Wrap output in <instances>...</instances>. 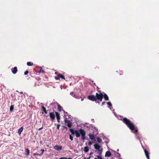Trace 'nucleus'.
<instances>
[{
	"instance_id": "nucleus-1",
	"label": "nucleus",
	"mask_w": 159,
	"mask_h": 159,
	"mask_svg": "<svg viewBox=\"0 0 159 159\" xmlns=\"http://www.w3.org/2000/svg\"><path fill=\"white\" fill-rule=\"evenodd\" d=\"M70 131L72 134H75L76 136L77 137H79L80 136V134L81 135V138L83 140H84L86 139V132L82 128L79 129V133L77 130H74L73 129H70Z\"/></svg>"
},
{
	"instance_id": "nucleus-2",
	"label": "nucleus",
	"mask_w": 159,
	"mask_h": 159,
	"mask_svg": "<svg viewBox=\"0 0 159 159\" xmlns=\"http://www.w3.org/2000/svg\"><path fill=\"white\" fill-rule=\"evenodd\" d=\"M122 121L124 123L127 125L128 127L134 133L138 132V129L137 128H135L133 123L126 118H124L123 119Z\"/></svg>"
},
{
	"instance_id": "nucleus-3",
	"label": "nucleus",
	"mask_w": 159,
	"mask_h": 159,
	"mask_svg": "<svg viewBox=\"0 0 159 159\" xmlns=\"http://www.w3.org/2000/svg\"><path fill=\"white\" fill-rule=\"evenodd\" d=\"M102 97H103V96L102 93H96L95 96L93 95H89L88 96L87 98L93 102H96L97 100L100 99Z\"/></svg>"
},
{
	"instance_id": "nucleus-4",
	"label": "nucleus",
	"mask_w": 159,
	"mask_h": 159,
	"mask_svg": "<svg viewBox=\"0 0 159 159\" xmlns=\"http://www.w3.org/2000/svg\"><path fill=\"white\" fill-rule=\"evenodd\" d=\"M65 122V123H67V125H66L69 128H71L72 126V122H71L69 120H67L66 118L64 120Z\"/></svg>"
},
{
	"instance_id": "nucleus-5",
	"label": "nucleus",
	"mask_w": 159,
	"mask_h": 159,
	"mask_svg": "<svg viewBox=\"0 0 159 159\" xmlns=\"http://www.w3.org/2000/svg\"><path fill=\"white\" fill-rule=\"evenodd\" d=\"M60 78L64 80H65L64 76L61 74H59L57 76L55 77V79L56 80H59Z\"/></svg>"
},
{
	"instance_id": "nucleus-6",
	"label": "nucleus",
	"mask_w": 159,
	"mask_h": 159,
	"mask_svg": "<svg viewBox=\"0 0 159 159\" xmlns=\"http://www.w3.org/2000/svg\"><path fill=\"white\" fill-rule=\"evenodd\" d=\"M55 112H52L49 113V116L51 119L53 120L55 119Z\"/></svg>"
},
{
	"instance_id": "nucleus-7",
	"label": "nucleus",
	"mask_w": 159,
	"mask_h": 159,
	"mask_svg": "<svg viewBox=\"0 0 159 159\" xmlns=\"http://www.w3.org/2000/svg\"><path fill=\"white\" fill-rule=\"evenodd\" d=\"M62 146H61L57 145L54 147V148L56 150L59 151L62 149Z\"/></svg>"
},
{
	"instance_id": "nucleus-8",
	"label": "nucleus",
	"mask_w": 159,
	"mask_h": 159,
	"mask_svg": "<svg viewBox=\"0 0 159 159\" xmlns=\"http://www.w3.org/2000/svg\"><path fill=\"white\" fill-rule=\"evenodd\" d=\"M90 139L92 140H95V137L93 134L90 133L88 135Z\"/></svg>"
},
{
	"instance_id": "nucleus-9",
	"label": "nucleus",
	"mask_w": 159,
	"mask_h": 159,
	"mask_svg": "<svg viewBox=\"0 0 159 159\" xmlns=\"http://www.w3.org/2000/svg\"><path fill=\"white\" fill-rule=\"evenodd\" d=\"M144 151L147 159H149V152L146 149H144Z\"/></svg>"
},
{
	"instance_id": "nucleus-10",
	"label": "nucleus",
	"mask_w": 159,
	"mask_h": 159,
	"mask_svg": "<svg viewBox=\"0 0 159 159\" xmlns=\"http://www.w3.org/2000/svg\"><path fill=\"white\" fill-rule=\"evenodd\" d=\"M11 70L12 73L15 74L17 72V68L16 66L14 68H12Z\"/></svg>"
},
{
	"instance_id": "nucleus-11",
	"label": "nucleus",
	"mask_w": 159,
	"mask_h": 159,
	"mask_svg": "<svg viewBox=\"0 0 159 159\" xmlns=\"http://www.w3.org/2000/svg\"><path fill=\"white\" fill-rule=\"evenodd\" d=\"M111 155V153L110 152V151H107L106 152L105 154V157H110Z\"/></svg>"
},
{
	"instance_id": "nucleus-12",
	"label": "nucleus",
	"mask_w": 159,
	"mask_h": 159,
	"mask_svg": "<svg viewBox=\"0 0 159 159\" xmlns=\"http://www.w3.org/2000/svg\"><path fill=\"white\" fill-rule=\"evenodd\" d=\"M103 98L105 101H108L109 100V98L107 95L106 94L104 93L103 94H102Z\"/></svg>"
},
{
	"instance_id": "nucleus-13",
	"label": "nucleus",
	"mask_w": 159,
	"mask_h": 159,
	"mask_svg": "<svg viewBox=\"0 0 159 159\" xmlns=\"http://www.w3.org/2000/svg\"><path fill=\"white\" fill-rule=\"evenodd\" d=\"M94 148L98 150H99L100 148V146L97 144H95L94 145Z\"/></svg>"
},
{
	"instance_id": "nucleus-14",
	"label": "nucleus",
	"mask_w": 159,
	"mask_h": 159,
	"mask_svg": "<svg viewBox=\"0 0 159 159\" xmlns=\"http://www.w3.org/2000/svg\"><path fill=\"white\" fill-rule=\"evenodd\" d=\"M56 117L57 120H60V114L58 112L55 111Z\"/></svg>"
},
{
	"instance_id": "nucleus-15",
	"label": "nucleus",
	"mask_w": 159,
	"mask_h": 159,
	"mask_svg": "<svg viewBox=\"0 0 159 159\" xmlns=\"http://www.w3.org/2000/svg\"><path fill=\"white\" fill-rule=\"evenodd\" d=\"M41 109H42V110L44 112L45 114H47L48 111H47L46 110V108L44 106H41Z\"/></svg>"
},
{
	"instance_id": "nucleus-16",
	"label": "nucleus",
	"mask_w": 159,
	"mask_h": 159,
	"mask_svg": "<svg viewBox=\"0 0 159 159\" xmlns=\"http://www.w3.org/2000/svg\"><path fill=\"white\" fill-rule=\"evenodd\" d=\"M30 150L27 148L25 149V155L27 156L30 153Z\"/></svg>"
},
{
	"instance_id": "nucleus-17",
	"label": "nucleus",
	"mask_w": 159,
	"mask_h": 159,
	"mask_svg": "<svg viewBox=\"0 0 159 159\" xmlns=\"http://www.w3.org/2000/svg\"><path fill=\"white\" fill-rule=\"evenodd\" d=\"M23 127H21V128H20L18 130V133L20 134L21 132L23 131Z\"/></svg>"
},
{
	"instance_id": "nucleus-18",
	"label": "nucleus",
	"mask_w": 159,
	"mask_h": 159,
	"mask_svg": "<svg viewBox=\"0 0 159 159\" xmlns=\"http://www.w3.org/2000/svg\"><path fill=\"white\" fill-rule=\"evenodd\" d=\"M89 150V148L88 147H85L84 148V151L85 152H87Z\"/></svg>"
},
{
	"instance_id": "nucleus-19",
	"label": "nucleus",
	"mask_w": 159,
	"mask_h": 159,
	"mask_svg": "<svg viewBox=\"0 0 159 159\" xmlns=\"http://www.w3.org/2000/svg\"><path fill=\"white\" fill-rule=\"evenodd\" d=\"M57 108L58 111H61L62 109V107L59 104L57 105Z\"/></svg>"
},
{
	"instance_id": "nucleus-20",
	"label": "nucleus",
	"mask_w": 159,
	"mask_h": 159,
	"mask_svg": "<svg viewBox=\"0 0 159 159\" xmlns=\"http://www.w3.org/2000/svg\"><path fill=\"white\" fill-rule=\"evenodd\" d=\"M27 64L28 66H33V64L32 62H27Z\"/></svg>"
},
{
	"instance_id": "nucleus-21",
	"label": "nucleus",
	"mask_w": 159,
	"mask_h": 159,
	"mask_svg": "<svg viewBox=\"0 0 159 159\" xmlns=\"http://www.w3.org/2000/svg\"><path fill=\"white\" fill-rule=\"evenodd\" d=\"M97 141L98 143H101L102 142V139L99 137H98L97 138Z\"/></svg>"
},
{
	"instance_id": "nucleus-22",
	"label": "nucleus",
	"mask_w": 159,
	"mask_h": 159,
	"mask_svg": "<svg viewBox=\"0 0 159 159\" xmlns=\"http://www.w3.org/2000/svg\"><path fill=\"white\" fill-rule=\"evenodd\" d=\"M45 71L44 70H43L42 68L41 67H40V70L39 71V73H44Z\"/></svg>"
},
{
	"instance_id": "nucleus-23",
	"label": "nucleus",
	"mask_w": 159,
	"mask_h": 159,
	"mask_svg": "<svg viewBox=\"0 0 159 159\" xmlns=\"http://www.w3.org/2000/svg\"><path fill=\"white\" fill-rule=\"evenodd\" d=\"M70 94L73 96L74 97L76 98V96L75 94H74V93L73 92H70Z\"/></svg>"
},
{
	"instance_id": "nucleus-24",
	"label": "nucleus",
	"mask_w": 159,
	"mask_h": 159,
	"mask_svg": "<svg viewBox=\"0 0 159 159\" xmlns=\"http://www.w3.org/2000/svg\"><path fill=\"white\" fill-rule=\"evenodd\" d=\"M10 111H12L14 109V106L12 105L10 107Z\"/></svg>"
},
{
	"instance_id": "nucleus-25",
	"label": "nucleus",
	"mask_w": 159,
	"mask_h": 159,
	"mask_svg": "<svg viewBox=\"0 0 159 159\" xmlns=\"http://www.w3.org/2000/svg\"><path fill=\"white\" fill-rule=\"evenodd\" d=\"M60 159H71V158L68 157L67 158L66 157H61L60 158Z\"/></svg>"
},
{
	"instance_id": "nucleus-26",
	"label": "nucleus",
	"mask_w": 159,
	"mask_h": 159,
	"mask_svg": "<svg viewBox=\"0 0 159 159\" xmlns=\"http://www.w3.org/2000/svg\"><path fill=\"white\" fill-rule=\"evenodd\" d=\"M40 151L41 152V153L40 154H39V156H41L42 155L44 151V150L43 149H41Z\"/></svg>"
},
{
	"instance_id": "nucleus-27",
	"label": "nucleus",
	"mask_w": 159,
	"mask_h": 159,
	"mask_svg": "<svg viewBox=\"0 0 159 159\" xmlns=\"http://www.w3.org/2000/svg\"><path fill=\"white\" fill-rule=\"evenodd\" d=\"M107 105L109 106V107H111L112 105L111 103L110 102H107Z\"/></svg>"
},
{
	"instance_id": "nucleus-28",
	"label": "nucleus",
	"mask_w": 159,
	"mask_h": 159,
	"mask_svg": "<svg viewBox=\"0 0 159 159\" xmlns=\"http://www.w3.org/2000/svg\"><path fill=\"white\" fill-rule=\"evenodd\" d=\"M69 138L71 140V141H72L73 140V137L71 135H69Z\"/></svg>"
},
{
	"instance_id": "nucleus-29",
	"label": "nucleus",
	"mask_w": 159,
	"mask_h": 159,
	"mask_svg": "<svg viewBox=\"0 0 159 159\" xmlns=\"http://www.w3.org/2000/svg\"><path fill=\"white\" fill-rule=\"evenodd\" d=\"M60 125L59 124H58L57 125V129L59 130V129L60 127Z\"/></svg>"
},
{
	"instance_id": "nucleus-30",
	"label": "nucleus",
	"mask_w": 159,
	"mask_h": 159,
	"mask_svg": "<svg viewBox=\"0 0 159 159\" xmlns=\"http://www.w3.org/2000/svg\"><path fill=\"white\" fill-rule=\"evenodd\" d=\"M29 71L28 70H26L24 72V74L25 75H27L29 73Z\"/></svg>"
},
{
	"instance_id": "nucleus-31",
	"label": "nucleus",
	"mask_w": 159,
	"mask_h": 159,
	"mask_svg": "<svg viewBox=\"0 0 159 159\" xmlns=\"http://www.w3.org/2000/svg\"><path fill=\"white\" fill-rule=\"evenodd\" d=\"M97 157L98 159H104L103 158H102L101 156H97Z\"/></svg>"
},
{
	"instance_id": "nucleus-32",
	"label": "nucleus",
	"mask_w": 159,
	"mask_h": 159,
	"mask_svg": "<svg viewBox=\"0 0 159 159\" xmlns=\"http://www.w3.org/2000/svg\"><path fill=\"white\" fill-rule=\"evenodd\" d=\"M39 154L38 153H37V152H36V153H34L33 154V156H36V155H39Z\"/></svg>"
},
{
	"instance_id": "nucleus-33",
	"label": "nucleus",
	"mask_w": 159,
	"mask_h": 159,
	"mask_svg": "<svg viewBox=\"0 0 159 159\" xmlns=\"http://www.w3.org/2000/svg\"><path fill=\"white\" fill-rule=\"evenodd\" d=\"M92 143L90 141H89L88 142V144L89 145H91L92 144Z\"/></svg>"
},
{
	"instance_id": "nucleus-34",
	"label": "nucleus",
	"mask_w": 159,
	"mask_h": 159,
	"mask_svg": "<svg viewBox=\"0 0 159 159\" xmlns=\"http://www.w3.org/2000/svg\"><path fill=\"white\" fill-rule=\"evenodd\" d=\"M90 157H91L90 156H89L88 158L85 157V158H84V159H90Z\"/></svg>"
},
{
	"instance_id": "nucleus-35",
	"label": "nucleus",
	"mask_w": 159,
	"mask_h": 159,
	"mask_svg": "<svg viewBox=\"0 0 159 159\" xmlns=\"http://www.w3.org/2000/svg\"><path fill=\"white\" fill-rule=\"evenodd\" d=\"M105 102H102V106H103L105 104Z\"/></svg>"
},
{
	"instance_id": "nucleus-36",
	"label": "nucleus",
	"mask_w": 159,
	"mask_h": 159,
	"mask_svg": "<svg viewBox=\"0 0 159 159\" xmlns=\"http://www.w3.org/2000/svg\"><path fill=\"white\" fill-rule=\"evenodd\" d=\"M62 127L64 128L66 130H67V128L65 126H62Z\"/></svg>"
},
{
	"instance_id": "nucleus-37",
	"label": "nucleus",
	"mask_w": 159,
	"mask_h": 159,
	"mask_svg": "<svg viewBox=\"0 0 159 159\" xmlns=\"http://www.w3.org/2000/svg\"><path fill=\"white\" fill-rule=\"evenodd\" d=\"M102 99H103V97L101 98L100 99H99L98 100H99L100 101H102Z\"/></svg>"
},
{
	"instance_id": "nucleus-38",
	"label": "nucleus",
	"mask_w": 159,
	"mask_h": 159,
	"mask_svg": "<svg viewBox=\"0 0 159 159\" xmlns=\"http://www.w3.org/2000/svg\"><path fill=\"white\" fill-rule=\"evenodd\" d=\"M43 128V127L42 126V127H41V128H39V130H41V129H42Z\"/></svg>"
},
{
	"instance_id": "nucleus-39",
	"label": "nucleus",
	"mask_w": 159,
	"mask_h": 159,
	"mask_svg": "<svg viewBox=\"0 0 159 159\" xmlns=\"http://www.w3.org/2000/svg\"><path fill=\"white\" fill-rule=\"evenodd\" d=\"M57 121L58 123L60 122V120H57Z\"/></svg>"
},
{
	"instance_id": "nucleus-40",
	"label": "nucleus",
	"mask_w": 159,
	"mask_h": 159,
	"mask_svg": "<svg viewBox=\"0 0 159 159\" xmlns=\"http://www.w3.org/2000/svg\"><path fill=\"white\" fill-rule=\"evenodd\" d=\"M101 153H102V151H101V152H100V155H101Z\"/></svg>"
},
{
	"instance_id": "nucleus-41",
	"label": "nucleus",
	"mask_w": 159,
	"mask_h": 159,
	"mask_svg": "<svg viewBox=\"0 0 159 159\" xmlns=\"http://www.w3.org/2000/svg\"><path fill=\"white\" fill-rule=\"evenodd\" d=\"M81 100L82 101H83V99H81Z\"/></svg>"
},
{
	"instance_id": "nucleus-42",
	"label": "nucleus",
	"mask_w": 159,
	"mask_h": 159,
	"mask_svg": "<svg viewBox=\"0 0 159 159\" xmlns=\"http://www.w3.org/2000/svg\"><path fill=\"white\" fill-rule=\"evenodd\" d=\"M20 93H23V92H20Z\"/></svg>"
},
{
	"instance_id": "nucleus-43",
	"label": "nucleus",
	"mask_w": 159,
	"mask_h": 159,
	"mask_svg": "<svg viewBox=\"0 0 159 159\" xmlns=\"http://www.w3.org/2000/svg\"><path fill=\"white\" fill-rule=\"evenodd\" d=\"M92 153V152H91V153H90V155Z\"/></svg>"
},
{
	"instance_id": "nucleus-44",
	"label": "nucleus",
	"mask_w": 159,
	"mask_h": 159,
	"mask_svg": "<svg viewBox=\"0 0 159 159\" xmlns=\"http://www.w3.org/2000/svg\"><path fill=\"white\" fill-rule=\"evenodd\" d=\"M94 159H97V158H94Z\"/></svg>"
},
{
	"instance_id": "nucleus-45",
	"label": "nucleus",
	"mask_w": 159,
	"mask_h": 159,
	"mask_svg": "<svg viewBox=\"0 0 159 159\" xmlns=\"http://www.w3.org/2000/svg\"><path fill=\"white\" fill-rule=\"evenodd\" d=\"M66 114H67V112H66Z\"/></svg>"
},
{
	"instance_id": "nucleus-46",
	"label": "nucleus",
	"mask_w": 159,
	"mask_h": 159,
	"mask_svg": "<svg viewBox=\"0 0 159 159\" xmlns=\"http://www.w3.org/2000/svg\"><path fill=\"white\" fill-rule=\"evenodd\" d=\"M64 111V112H65V111H64Z\"/></svg>"
}]
</instances>
